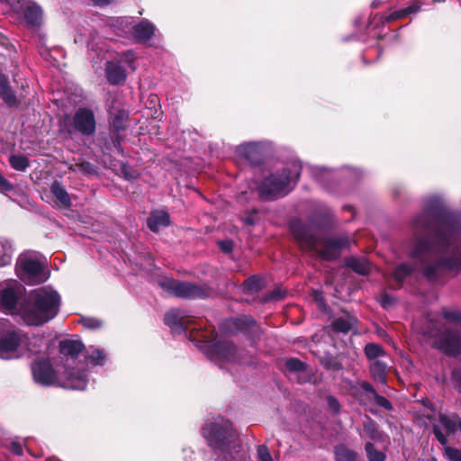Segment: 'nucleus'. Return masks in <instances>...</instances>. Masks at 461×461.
Here are the masks:
<instances>
[{
  "label": "nucleus",
  "instance_id": "nucleus-38",
  "mask_svg": "<svg viewBox=\"0 0 461 461\" xmlns=\"http://www.w3.org/2000/svg\"><path fill=\"white\" fill-rule=\"evenodd\" d=\"M373 398L377 405L388 411L392 410V404L385 397L379 395L378 393H375V396Z\"/></svg>",
  "mask_w": 461,
  "mask_h": 461
},
{
  "label": "nucleus",
  "instance_id": "nucleus-25",
  "mask_svg": "<svg viewBox=\"0 0 461 461\" xmlns=\"http://www.w3.org/2000/svg\"><path fill=\"white\" fill-rule=\"evenodd\" d=\"M0 96L8 105L16 104V97L8 85V79L3 74H0Z\"/></svg>",
  "mask_w": 461,
  "mask_h": 461
},
{
  "label": "nucleus",
  "instance_id": "nucleus-34",
  "mask_svg": "<svg viewBox=\"0 0 461 461\" xmlns=\"http://www.w3.org/2000/svg\"><path fill=\"white\" fill-rule=\"evenodd\" d=\"M366 450L369 461H384L385 459V456L382 452L376 450L372 443H366Z\"/></svg>",
  "mask_w": 461,
  "mask_h": 461
},
{
  "label": "nucleus",
  "instance_id": "nucleus-29",
  "mask_svg": "<svg viewBox=\"0 0 461 461\" xmlns=\"http://www.w3.org/2000/svg\"><path fill=\"white\" fill-rule=\"evenodd\" d=\"M364 352L370 361L379 360V357H383L386 355L384 348L375 343H367L364 348Z\"/></svg>",
  "mask_w": 461,
  "mask_h": 461
},
{
  "label": "nucleus",
  "instance_id": "nucleus-17",
  "mask_svg": "<svg viewBox=\"0 0 461 461\" xmlns=\"http://www.w3.org/2000/svg\"><path fill=\"white\" fill-rule=\"evenodd\" d=\"M87 380L85 373H66L65 380L59 384L60 386L72 390H84L86 387Z\"/></svg>",
  "mask_w": 461,
  "mask_h": 461
},
{
  "label": "nucleus",
  "instance_id": "nucleus-36",
  "mask_svg": "<svg viewBox=\"0 0 461 461\" xmlns=\"http://www.w3.org/2000/svg\"><path fill=\"white\" fill-rule=\"evenodd\" d=\"M81 322L84 327H86L87 329H91V330L97 329L102 326L101 321L95 319V318H90V317L83 318L81 320Z\"/></svg>",
  "mask_w": 461,
  "mask_h": 461
},
{
  "label": "nucleus",
  "instance_id": "nucleus-5",
  "mask_svg": "<svg viewBox=\"0 0 461 461\" xmlns=\"http://www.w3.org/2000/svg\"><path fill=\"white\" fill-rule=\"evenodd\" d=\"M203 433L213 452L224 460H236L240 457L242 446L237 430L232 423L220 419L206 424Z\"/></svg>",
  "mask_w": 461,
  "mask_h": 461
},
{
  "label": "nucleus",
  "instance_id": "nucleus-33",
  "mask_svg": "<svg viewBox=\"0 0 461 461\" xmlns=\"http://www.w3.org/2000/svg\"><path fill=\"white\" fill-rule=\"evenodd\" d=\"M337 461H355L357 456L354 452L349 451L343 446H339L335 451Z\"/></svg>",
  "mask_w": 461,
  "mask_h": 461
},
{
  "label": "nucleus",
  "instance_id": "nucleus-4",
  "mask_svg": "<svg viewBox=\"0 0 461 461\" xmlns=\"http://www.w3.org/2000/svg\"><path fill=\"white\" fill-rule=\"evenodd\" d=\"M292 234L302 249L316 254L322 259L333 260L339 257L343 248L349 245L347 236L328 238L317 224H303L294 219L290 222Z\"/></svg>",
  "mask_w": 461,
  "mask_h": 461
},
{
  "label": "nucleus",
  "instance_id": "nucleus-43",
  "mask_svg": "<svg viewBox=\"0 0 461 461\" xmlns=\"http://www.w3.org/2000/svg\"><path fill=\"white\" fill-rule=\"evenodd\" d=\"M122 62L128 64V66L130 68H131V69H134V67H132V62L134 60V58H133V53L131 51L124 52L122 55Z\"/></svg>",
  "mask_w": 461,
  "mask_h": 461
},
{
  "label": "nucleus",
  "instance_id": "nucleus-45",
  "mask_svg": "<svg viewBox=\"0 0 461 461\" xmlns=\"http://www.w3.org/2000/svg\"><path fill=\"white\" fill-rule=\"evenodd\" d=\"M13 185L0 174V191H10Z\"/></svg>",
  "mask_w": 461,
  "mask_h": 461
},
{
  "label": "nucleus",
  "instance_id": "nucleus-41",
  "mask_svg": "<svg viewBox=\"0 0 461 461\" xmlns=\"http://www.w3.org/2000/svg\"><path fill=\"white\" fill-rule=\"evenodd\" d=\"M77 166L78 167L79 170L86 174L92 175L96 173L95 167L89 162H82Z\"/></svg>",
  "mask_w": 461,
  "mask_h": 461
},
{
  "label": "nucleus",
  "instance_id": "nucleus-51",
  "mask_svg": "<svg viewBox=\"0 0 461 461\" xmlns=\"http://www.w3.org/2000/svg\"><path fill=\"white\" fill-rule=\"evenodd\" d=\"M283 296L284 295H283L282 292L279 290H274L269 295L270 299H272V300H279V299L283 298Z\"/></svg>",
  "mask_w": 461,
  "mask_h": 461
},
{
  "label": "nucleus",
  "instance_id": "nucleus-53",
  "mask_svg": "<svg viewBox=\"0 0 461 461\" xmlns=\"http://www.w3.org/2000/svg\"><path fill=\"white\" fill-rule=\"evenodd\" d=\"M124 175H125V177L127 179L135 178L136 177V176L134 174H128V173L124 172Z\"/></svg>",
  "mask_w": 461,
  "mask_h": 461
},
{
  "label": "nucleus",
  "instance_id": "nucleus-18",
  "mask_svg": "<svg viewBox=\"0 0 461 461\" xmlns=\"http://www.w3.org/2000/svg\"><path fill=\"white\" fill-rule=\"evenodd\" d=\"M169 214L164 211L152 212L148 219V227L150 230L158 232L161 228L168 226Z\"/></svg>",
  "mask_w": 461,
  "mask_h": 461
},
{
  "label": "nucleus",
  "instance_id": "nucleus-11",
  "mask_svg": "<svg viewBox=\"0 0 461 461\" xmlns=\"http://www.w3.org/2000/svg\"><path fill=\"white\" fill-rule=\"evenodd\" d=\"M75 131L83 135L90 136L95 131V118L94 112L88 108H79L71 118Z\"/></svg>",
  "mask_w": 461,
  "mask_h": 461
},
{
  "label": "nucleus",
  "instance_id": "nucleus-46",
  "mask_svg": "<svg viewBox=\"0 0 461 461\" xmlns=\"http://www.w3.org/2000/svg\"><path fill=\"white\" fill-rule=\"evenodd\" d=\"M10 450L16 456H20L23 453V447L19 442H11Z\"/></svg>",
  "mask_w": 461,
  "mask_h": 461
},
{
  "label": "nucleus",
  "instance_id": "nucleus-10",
  "mask_svg": "<svg viewBox=\"0 0 461 461\" xmlns=\"http://www.w3.org/2000/svg\"><path fill=\"white\" fill-rule=\"evenodd\" d=\"M242 350L238 351L230 341H216L212 345V359L221 365L222 362L246 363Z\"/></svg>",
  "mask_w": 461,
  "mask_h": 461
},
{
  "label": "nucleus",
  "instance_id": "nucleus-50",
  "mask_svg": "<svg viewBox=\"0 0 461 461\" xmlns=\"http://www.w3.org/2000/svg\"><path fill=\"white\" fill-rule=\"evenodd\" d=\"M328 174L327 170L325 168H317L315 173V177L318 179V181H322V176Z\"/></svg>",
  "mask_w": 461,
  "mask_h": 461
},
{
  "label": "nucleus",
  "instance_id": "nucleus-27",
  "mask_svg": "<svg viewBox=\"0 0 461 461\" xmlns=\"http://www.w3.org/2000/svg\"><path fill=\"white\" fill-rule=\"evenodd\" d=\"M86 358L95 366H103L106 359V353L101 348L90 347L86 350Z\"/></svg>",
  "mask_w": 461,
  "mask_h": 461
},
{
  "label": "nucleus",
  "instance_id": "nucleus-52",
  "mask_svg": "<svg viewBox=\"0 0 461 461\" xmlns=\"http://www.w3.org/2000/svg\"><path fill=\"white\" fill-rule=\"evenodd\" d=\"M96 5H108L112 0H92Z\"/></svg>",
  "mask_w": 461,
  "mask_h": 461
},
{
  "label": "nucleus",
  "instance_id": "nucleus-39",
  "mask_svg": "<svg viewBox=\"0 0 461 461\" xmlns=\"http://www.w3.org/2000/svg\"><path fill=\"white\" fill-rule=\"evenodd\" d=\"M244 287L250 291H257L259 288V280L252 276L244 282Z\"/></svg>",
  "mask_w": 461,
  "mask_h": 461
},
{
  "label": "nucleus",
  "instance_id": "nucleus-48",
  "mask_svg": "<svg viewBox=\"0 0 461 461\" xmlns=\"http://www.w3.org/2000/svg\"><path fill=\"white\" fill-rule=\"evenodd\" d=\"M380 303L384 308H386L393 303V298H391L388 294H384L381 297Z\"/></svg>",
  "mask_w": 461,
  "mask_h": 461
},
{
  "label": "nucleus",
  "instance_id": "nucleus-24",
  "mask_svg": "<svg viewBox=\"0 0 461 461\" xmlns=\"http://www.w3.org/2000/svg\"><path fill=\"white\" fill-rule=\"evenodd\" d=\"M14 249L12 243L4 238H0V267L12 262Z\"/></svg>",
  "mask_w": 461,
  "mask_h": 461
},
{
  "label": "nucleus",
  "instance_id": "nucleus-1",
  "mask_svg": "<svg viewBox=\"0 0 461 461\" xmlns=\"http://www.w3.org/2000/svg\"><path fill=\"white\" fill-rule=\"evenodd\" d=\"M410 257L413 266H398L393 273L401 284L412 271H421L429 280L442 270L461 271V224L448 213L438 197L426 200L422 212L411 221Z\"/></svg>",
  "mask_w": 461,
  "mask_h": 461
},
{
  "label": "nucleus",
  "instance_id": "nucleus-35",
  "mask_svg": "<svg viewBox=\"0 0 461 461\" xmlns=\"http://www.w3.org/2000/svg\"><path fill=\"white\" fill-rule=\"evenodd\" d=\"M286 368L291 372L304 371L306 365L297 358H289L285 362Z\"/></svg>",
  "mask_w": 461,
  "mask_h": 461
},
{
  "label": "nucleus",
  "instance_id": "nucleus-47",
  "mask_svg": "<svg viewBox=\"0 0 461 461\" xmlns=\"http://www.w3.org/2000/svg\"><path fill=\"white\" fill-rule=\"evenodd\" d=\"M360 387L362 388V390H364L365 392L372 394V396L374 397L375 396V393H377V392L375 390V388L373 387V385L368 383V382H363L361 383L360 384Z\"/></svg>",
  "mask_w": 461,
  "mask_h": 461
},
{
  "label": "nucleus",
  "instance_id": "nucleus-14",
  "mask_svg": "<svg viewBox=\"0 0 461 461\" xmlns=\"http://www.w3.org/2000/svg\"><path fill=\"white\" fill-rule=\"evenodd\" d=\"M21 344L20 336L14 332H8L0 338V357L10 359L18 357V348Z\"/></svg>",
  "mask_w": 461,
  "mask_h": 461
},
{
  "label": "nucleus",
  "instance_id": "nucleus-8",
  "mask_svg": "<svg viewBox=\"0 0 461 461\" xmlns=\"http://www.w3.org/2000/svg\"><path fill=\"white\" fill-rule=\"evenodd\" d=\"M158 285L167 294L184 299H203L211 294V290L207 286L181 282L170 277L161 278L158 281Z\"/></svg>",
  "mask_w": 461,
  "mask_h": 461
},
{
  "label": "nucleus",
  "instance_id": "nucleus-31",
  "mask_svg": "<svg viewBox=\"0 0 461 461\" xmlns=\"http://www.w3.org/2000/svg\"><path fill=\"white\" fill-rule=\"evenodd\" d=\"M11 167L18 171H24L29 167V160L23 155H13L9 158Z\"/></svg>",
  "mask_w": 461,
  "mask_h": 461
},
{
  "label": "nucleus",
  "instance_id": "nucleus-23",
  "mask_svg": "<svg viewBox=\"0 0 461 461\" xmlns=\"http://www.w3.org/2000/svg\"><path fill=\"white\" fill-rule=\"evenodd\" d=\"M84 348V345L78 340H65L60 343V352L66 356L74 358Z\"/></svg>",
  "mask_w": 461,
  "mask_h": 461
},
{
  "label": "nucleus",
  "instance_id": "nucleus-42",
  "mask_svg": "<svg viewBox=\"0 0 461 461\" xmlns=\"http://www.w3.org/2000/svg\"><path fill=\"white\" fill-rule=\"evenodd\" d=\"M327 401H328V405H329L330 409L333 412L338 413L340 409L339 401L335 397L330 396V395L328 397Z\"/></svg>",
  "mask_w": 461,
  "mask_h": 461
},
{
  "label": "nucleus",
  "instance_id": "nucleus-28",
  "mask_svg": "<svg viewBox=\"0 0 461 461\" xmlns=\"http://www.w3.org/2000/svg\"><path fill=\"white\" fill-rule=\"evenodd\" d=\"M356 323V320L351 317L348 318H338L336 319L331 326L335 331L347 333L348 332Z\"/></svg>",
  "mask_w": 461,
  "mask_h": 461
},
{
  "label": "nucleus",
  "instance_id": "nucleus-3",
  "mask_svg": "<svg viewBox=\"0 0 461 461\" xmlns=\"http://www.w3.org/2000/svg\"><path fill=\"white\" fill-rule=\"evenodd\" d=\"M440 315L446 324H442L438 317L428 316L422 322L415 321L414 329L436 349L447 356L456 357L461 353V311L444 308Z\"/></svg>",
  "mask_w": 461,
  "mask_h": 461
},
{
  "label": "nucleus",
  "instance_id": "nucleus-37",
  "mask_svg": "<svg viewBox=\"0 0 461 461\" xmlns=\"http://www.w3.org/2000/svg\"><path fill=\"white\" fill-rule=\"evenodd\" d=\"M257 453H258V458L260 461H273L271 455H270L267 447L265 445H259L258 447Z\"/></svg>",
  "mask_w": 461,
  "mask_h": 461
},
{
  "label": "nucleus",
  "instance_id": "nucleus-26",
  "mask_svg": "<svg viewBox=\"0 0 461 461\" xmlns=\"http://www.w3.org/2000/svg\"><path fill=\"white\" fill-rule=\"evenodd\" d=\"M387 365L381 360L373 361L370 365V372L374 380L380 384H385Z\"/></svg>",
  "mask_w": 461,
  "mask_h": 461
},
{
  "label": "nucleus",
  "instance_id": "nucleus-19",
  "mask_svg": "<svg viewBox=\"0 0 461 461\" xmlns=\"http://www.w3.org/2000/svg\"><path fill=\"white\" fill-rule=\"evenodd\" d=\"M165 323L171 329H181L185 331V316L179 309H172L165 314Z\"/></svg>",
  "mask_w": 461,
  "mask_h": 461
},
{
  "label": "nucleus",
  "instance_id": "nucleus-6",
  "mask_svg": "<svg viewBox=\"0 0 461 461\" xmlns=\"http://www.w3.org/2000/svg\"><path fill=\"white\" fill-rule=\"evenodd\" d=\"M301 166L292 164V168H284L281 172L270 175L258 186V194L266 200L276 199L287 194L296 184Z\"/></svg>",
  "mask_w": 461,
  "mask_h": 461
},
{
  "label": "nucleus",
  "instance_id": "nucleus-44",
  "mask_svg": "<svg viewBox=\"0 0 461 461\" xmlns=\"http://www.w3.org/2000/svg\"><path fill=\"white\" fill-rule=\"evenodd\" d=\"M218 244L220 249L225 253H229L232 250L233 245L230 240H221L219 241Z\"/></svg>",
  "mask_w": 461,
  "mask_h": 461
},
{
  "label": "nucleus",
  "instance_id": "nucleus-20",
  "mask_svg": "<svg viewBox=\"0 0 461 461\" xmlns=\"http://www.w3.org/2000/svg\"><path fill=\"white\" fill-rule=\"evenodd\" d=\"M25 5L24 17L28 23L39 25L41 21L42 12L39 5L32 2L23 0Z\"/></svg>",
  "mask_w": 461,
  "mask_h": 461
},
{
  "label": "nucleus",
  "instance_id": "nucleus-49",
  "mask_svg": "<svg viewBox=\"0 0 461 461\" xmlns=\"http://www.w3.org/2000/svg\"><path fill=\"white\" fill-rule=\"evenodd\" d=\"M327 367L332 370H339L342 368V365L337 360H331L326 364Z\"/></svg>",
  "mask_w": 461,
  "mask_h": 461
},
{
  "label": "nucleus",
  "instance_id": "nucleus-15",
  "mask_svg": "<svg viewBox=\"0 0 461 461\" xmlns=\"http://www.w3.org/2000/svg\"><path fill=\"white\" fill-rule=\"evenodd\" d=\"M122 59L108 61L105 68V75L109 83L117 85L126 78V71L122 65Z\"/></svg>",
  "mask_w": 461,
  "mask_h": 461
},
{
  "label": "nucleus",
  "instance_id": "nucleus-32",
  "mask_svg": "<svg viewBox=\"0 0 461 461\" xmlns=\"http://www.w3.org/2000/svg\"><path fill=\"white\" fill-rule=\"evenodd\" d=\"M128 122V113L125 111H119L113 119V127L117 131L123 130Z\"/></svg>",
  "mask_w": 461,
  "mask_h": 461
},
{
  "label": "nucleus",
  "instance_id": "nucleus-12",
  "mask_svg": "<svg viewBox=\"0 0 461 461\" xmlns=\"http://www.w3.org/2000/svg\"><path fill=\"white\" fill-rule=\"evenodd\" d=\"M34 381L41 385H52L56 383L55 372L49 361L38 359L32 365Z\"/></svg>",
  "mask_w": 461,
  "mask_h": 461
},
{
  "label": "nucleus",
  "instance_id": "nucleus-7",
  "mask_svg": "<svg viewBox=\"0 0 461 461\" xmlns=\"http://www.w3.org/2000/svg\"><path fill=\"white\" fill-rule=\"evenodd\" d=\"M432 423L433 434L437 440L444 447L445 456L449 461H461V451L447 446V438L456 430L457 415L449 417L444 413H439L438 419L428 416Z\"/></svg>",
  "mask_w": 461,
  "mask_h": 461
},
{
  "label": "nucleus",
  "instance_id": "nucleus-54",
  "mask_svg": "<svg viewBox=\"0 0 461 461\" xmlns=\"http://www.w3.org/2000/svg\"><path fill=\"white\" fill-rule=\"evenodd\" d=\"M344 208H345V209H348V210H349V211H351V210L353 209L350 205L345 206Z\"/></svg>",
  "mask_w": 461,
  "mask_h": 461
},
{
  "label": "nucleus",
  "instance_id": "nucleus-40",
  "mask_svg": "<svg viewBox=\"0 0 461 461\" xmlns=\"http://www.w3.org/2000/svg\"><path fill=\"white\" fill-rule=\"evenodd\" d=\"M452 382L454 387L461 393V369L452 371Z\"/></svg>",
  "mask_w": 461,
  "mask_h": 461
},
{
  "label": "nucleus",
  "instance_id": "nucleus-16",
  "mask_svg": "<svg viewBox=\"0 0 461 461\" xmlns=\"http://www.w3.org/2000/svg\"><path fill=\"white\" fill-rule=\"evenodd\" d=\"M50 193L55 198L58 207L68 209L71 206V199L66 188L59 181H54L50 185Z\"/></svg>",
  "mask_w": 461,
  "mask_h": 461
},
{
  "label": "nucleus",
  "instance_id": "nucleus-22",
  "mask_svg": "<svg viewBox=\"0 0 461 461\" xmlns=\"http://www.w3.org/2000/svg\"><path fill=\"white\" fill-rule=\"evenodd\" d=\"M347 265L356 273L366 276L371 272L372 265L365 258L352 257L348 259Z\"/></svg>",
  "mask_w": 461,
  "mask_h": 461
},
{
  "label": "nucleus",
  "instance_id": "nucleus-9",
  "mask_svg": "<svg viewBox=\"0 0 461 461\" xmlns=\"http://www.w3.org/2000/svg\"><path fill=\"white\" fill-rule=\"evenodd\" d=\"M45 260L36 254H23L16 263V272L19 277L29 284H40L47 279L43 273Z\"/></svg>",
  "mask_w": 461,
  "mask_h": 461
},
{
  "label": "nucleus",
  "instance_id": "nucleus-21",
  "mask_svg": "<svg viewBox=\"0 0 461 461\" xmlns=\"http://www.w3.org/2000/svg\"><path fill=\"white\" fill-rule=\"evenodd\" d=\"M154 32V25L146 20L141 21L134 28V36L139 41L141 42H145L149 40Z\"/></svg>",
  "mask_w": 461,
  "mask_h": 461
},
{
  "label": "nucleus",
  "instance_id": "nucleus-30",
  "mask_svg": "<svg viewBox=\"0 0 461 461\" xmlns=\"http://www.w3.org/2000/svg\"><path fill=\"white\" fill-rule=\"evenodd\" d=\"M419 10H420V5L418 4H413L406 8L393 12L391 14L386 16L385 21L387 23H390L392 21L403 18L409 14L417 13Z\"/></svg>",
  "mask_w": 461,
  "mask_h": 461
},
{
  "label": "nucleus",
  "instance_id": "nucleus-13",
  "mask_svg": "<svg viewBox=\"0 0 461 461\" xmlns=\"http://www.w3.org/2000/svg\"><path fill=\"white\" fill-rule=\"evenodd\" d=\"M236 156L251 165H258L263 158V147L258 142L244 143L236 148Z\"/></svg>",
  "mask_w": 461,
  "mask_h": 461
},
{
  "label": "nucleus",
  "instance_id": "nucleus-2",
  "mask_svg": "<svg viewBox=\"0 0 461 461\" xmlns=\"http://www.w3.org/2000/svg\"><path fill=\"white\" fill-rule=\"evenodd\" d=\"M24 287L16 281L0 289V303L12 315L20 316L28 325H41L59 312L60 297L50 287H41L24 296Z\"/></svg>",
  "mask_w": 461,
  "mask_h": 461
}]
</instances>
